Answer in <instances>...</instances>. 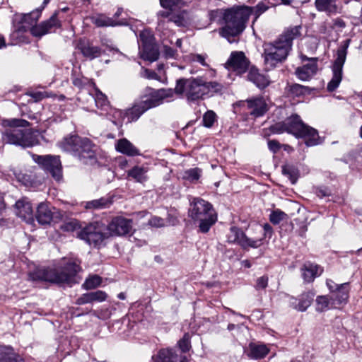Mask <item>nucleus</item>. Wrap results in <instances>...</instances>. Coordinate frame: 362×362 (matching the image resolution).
Returning <instances> with one entry per match:
<instances>
[{"label": "nucleus", "mask_w": 362, "mask_h": 362, "mask_svg": "<svg viewBox=\"0 0 362 362\" xmlns=\"http://www.w3.org/2000/svg\"><path fill=\"white\" fill-rule=\"evenodd\" d=\"M316 193L317 195L320 197H323L329 195V193L327 192L326 189H319L317 190Z\"/></svg>", "instance_id": "62"}, {"label": "nucleus", "mask_w": 362, "mask_h": 362, "mask_svg": "<svg viewBox=\"0 0 362 362\" xmlns=\"http://www.w3.org/2000/svg\"><path fill=\"white\" fill-rule=\"evenodd\" d=\"M252 13V7L247 6H233L225 10L223 15L224 25L219 30V34L230 43L235 42L231 38L238 37L243 32Z\"/></svg>", "instance_id": "3"}, {"label": "nucleus", "mask_w": 362, "mask_h": 362, "mask_svg": "<svg viewBox=\"0 0 362 362\" xmlns=\"http://www.w3.org/2000/svg\"><path fill=\"white\" fill-rule=\"evenodd\" d=\"M163 54L166 58L175 59L177 53V51L167 45L163 46Z\"/></svg>", "instance_id": "53"}, {"label": "nucleus", "mask_w": 362, "mask_h": 362, "mask_svg": "<svg viewBox=\"0 0 362 362\" xmlns=\"http://www.w3.org/2000/svg\"><path fill=\"white\" fill-rule=\"evenodd\" d=\"M322 270L317 264L305 263L301 268L302 276L307 283L312 282L316 276L321 274Z\"/></svg>", "instance_id": "26"}, {"label": "nucleus", "mask_w": 362, "mask_h": 362, "mask_svg": "<svg viewBox=\"0 0 362 362\" xmlns=\"http://www.w3.org/2000/svg\"><path fill=\"white\" fill-rule=\"evenodd\" d=\"M110 111L113 117L112 122L116 125L122 124L127 118L126 111L116 109H110Z\"/></svg>", "instance_id": "45"}, {"label": "nucleus", "mask_w": 362, "mask_h": 362, "mask_svg": "<svg viewBox=\"0 0 362 362\" xmlns=\"http://www.w3.org/2000/svg\"><path fill=\"white\" fill-rule=\"evenodd\" d=\"M53 215L54 213L51 211L47 204L41 203L38 205L36 218L40 224H49L52 220Z\"/></svg>", "instance_id": "28"}, {"label": "nucleus", "mask_w": 362, "mask_h": 362, "mask_svg": "<svg viewBox=\"0 0 362 362\" xmlns=\"http://www.w3.org/2000/svg\"><path fill=\"white\" fill-rule=\"evenodd\" d=\"M329 308V300L326 296H320L316 298V310L323 312Z\"/></svg>", "instance_id": "43"}, {"label": "nucleus", "mask_w": 362, "mask_h": 362, "mask_svg": "<svg viewBox=\"0 0 362 362\" xmlns=\"http://www.w3.org/2000/svg\"><path fill=\"white\" fill-rule=\"evenodd\" d=\"M101 282L102 279L99 276L93 275L86 279L83 284V287L86 290L94 289L100 286Z\"/></svg>", "instance_id": "41"}, {"label": "nucleus", "mask_w": 362, "mask_h": 362, "mask_svg": "<svg viewBox=\"0 0 362 362\" xmlns=\"http://www.w3.org/2000/svg\"><path fill=\"white\" fill-rule=\"evenodd\" d=\"M187 57L190 62H197L204 66H209V64L206 62V59L207 58L206 54H190Z\"/></svg>", "instance_id": "48"}, {"label": "nucleus", "mask_w": 362, "mask_h": 362, "mask_svg": "<svg viewBox=\"0 0 362 362\" xmlns=\"http://www.w3.org/2000/svg\"><path fill=\"white\" fill-rule=\"evenodd\" d=\"M33 98L35 99V101H40L45 98H48L49 95L47 92H36L31 94Z\"/></svg>", "instance_id": "58"}, {"label": "nucleus", "mask_w": 362, "mask_h": 362, "mask_svg": "<svg viewBox=\"0 0 362 362\" xmlns=\"http://www.w3.org/2000/svg\"><path fill=\"white\" fill-rule=\"evenodd\" d=\"M148 169L144 166H134L127 172V175L136 181L143 182L147 180Z\"/></svg>", "instance_id": "37"}, {"label": "nucleus", "mask_w": 362, "mask_h": 362, "mask_svg": "<svg viewBox=\"0 0 362 362\" xmlns=\"http://www.w3.org/2000/svg\"><path fill=\"white\" fill-rule=\"evenodd\" d=\"M216 120V115L213 110H208L203 116V124L204 127H211Z\"/></svg>", "instance_id": "46"}, {"label": "nucleus", "mask_w": 362, "mask_h": 362, "mask_svg": "<svg viewBox=\"0 0 362 362\" xmlns=\"http://www.w3.org/2000/svg\"><path fill=\"white\" fill-rule=\"evenodd\" d=\"M107 294L103 291H96L94 292H90L83 294L79 297L76 303L77 305H83L86 303H92L94 302H103L107 298Z\"/></svg>", "instance_id": "23"}, {"label": "nucleus", "mask_w": 362, "mask_h": 362, "mask_svg": "<svg viewBox=\"0 0 362 362\" xmlns=\"http://www.w3.org/2000/svg\"><path fill=\"white\" fill-rule=\"evenodd\" d=\"M10 128L3 133L2 139L5 143L21 146L22 147H31L38 144L37 136L30 130H23L21 127H27L29 122L25 119H13L8 121Z\"/></svg>", "instance_id": "6"}, {"label": "nucleus", "mask_w": 362, "mask_h": 362, "mask_svg": "<svg viewBox=\"0 0 362 362\" xmlns=\"http://www.w3.org/2000/svg\"><path fill=\"white\" fill-rule=\"evenodd\" d=\"M222 86L216 81H206L203 77L182 78L176 81L173 90L175 93L187 100L188 103H194L204 100L206 96H211L221 92Z\"/></svg>", "instance_id": "2"}, {"label": "nucleus", "mask_w": 362, "mask_h": 362, "mask_svg": "<svg viewBox=\"0 0 362 362\" xmlns=\"http://www.w3.org/2000/svg\"><path fill=\"white\" fill-rule=\"evenodd\" d=\"M268 285V277L263 276L257 279L256 288L264 289Z\"/></svg>", "instance_id": "56"}, {"label": "nucleus", "mask_w": 362, "mask_h": 362, "mask_svg": "<svg viewBox=\"0 0 362 362\" xmlns=\"http://www.w3.org/2000/svg\"><path fill=\"white\" fill-rule=\"evenodd\" d=\"M252 11H254L257 17L260 16L262 13L265 12L269 6L264 2H259L255 8H252Z\"/></svg>", "instance_id": "54"}, {"label": "nucleus", "mask_w": 362, "mask_h": 362, "mask_svg": "<svg viewBox=\"0 0 362 362\" xmlns=\"http://www.w3.org/2000/svg\"><path fill=\"white\" fill-rule=\"evenodd\" d=\"M159 52L158 49L153 47L145 45L141 52V57L150 62H155L158 59Z\"/></svg>", "instance_id": "38"}, {"label": "nucleus", "mask_w": 362, "mask_h": 362, "mask_svg": "<svg viewBox=\"0 0 362 362\" xmlns=\"http://www.w3.org/2000/svg\"><path fill=\"white\" fill-rule=\"evenodd\" d=\"M43 8L44 6L41 8H37L29 13L23 15L20 22L21 25L18 27L16 31L18 33L25 32L28 30L31 31V28L34 27L35 25H33L38 21Z\"/></svg>", "instance_id": "22"}, {"label": "nucleus", "mask_w": 362, "mask_h": 362, "mask_svg": "<svg viewBox=\"0 0 362 362\" xmlns=\"http://www.w3.org/2000/svg\"><path fill=\"white\" fill-rule=\"evenodd\" d=\"M250 61L241 51L232 52L226 63V68L237 74H242L248 69Z\"/></svg>", "instance_id": "14"}, {"label": "nucleus", "mask_w": 362, "mask_h": 362, "mask_svg": "<svg viewBox=\"0 0 362 362\" xmlns=\"http://www.w3.org/2000/svg\"><path fill=\"white\" fill-rule=\"evenodd\" d=\"M169 21L174 22L177 25L180 26L183 23V18L180 16H172L169 18Z\"/></svg>", "instance_id": "59"}, {"label": "nucleus", "mask_w": 362, "mask_h": 362, "mask_svg": "<svg viewBox=\"0 0 362 362\" xmlns=\"http://www.w3.org/2000/svg\"><path fill=\"white\" fill-rule=\"evenodd\" d=\"M249 357L253 359L264 358L269 352V348L263 344L250 343Z\"/></svg>", "instance_id": "31"}, {"label": "nucleus", "mask_w": 362, "mask_h": 362, "mask_svg": "<svg viewBox=\"0 0 362 362\" xmlns=\"http://www.w3.org/2000/svg\"><path fill=\"white\" fill-rule=\"evenodd\" d=\"M92 23L98 27H108L124 25L126 22L123 20L116 21L103 14H98L91 18Z\"/></svg>", "instance_id": "29"}, {"label": "nucleus", "mask_w": 362, "mask_h": 362, "mask_svg": "<svg viewBox=\"0 0 362 362\" xmlns=\"http://www.w3.org/2000/svg\"><path fill=\"white\" fill-rule=\"evenodd\" d=\"M133 228L132 219L122 216H115L105 227L110 237L124 236L129 234Z\"/></svg>", "instance_id": "12"}, {"label": "nucleus", "mask_w": 362, "mask_h": 362, "mask_svg": "<svg viewBox=\"0 0 362 362\" xmlns=\"http://www.w3.org/2000/svg\"><path fill=\"white\" fill-rule=\"evenodd\" d=\"M0 362H21V359L11 346H0Z\"/></svg>", "instance_id": "34"}, {"label": "nucleus", "mask_w": 362, "mask_h": 362, "mask_svg": "<svg viewBox=\"0 0 362 362\" xmlns=\"http://www.w3.org/2000/svg\"><path fill=\"white\" fill-rule=\"evenodd\" d=\"M314 296L315 293L313 291L304 292L298 298L291 297L289 298V303L293 308L298 311L303 312L310 306L313 301Z\"/></svg>", "instance_id": "20"}, {"label": "nucleus", "mask_w": 362, "mask_h": 362, "mask_svg": "<svg viewBox=\"0 0 362 362\" xmlns=\"http://www.w3.org/2000/svg\"><path fill=\"white\" fill-rule=\"evenodd\" d=\"M115 148L118 152L128 156H135L140 154L139 150L127 139H119L115 144Z\"/></svg>", "instance_id": "24"}, {"label": "nucleus", "mask_w": 362, "mask_h": 362, "mask_svg": "<svg viewBox=\"0 0 362 362\" xmlns=\"http://www.w3.org/2000/svg\"><path fill=\"white\" fill-rule=\"evenodd\" d=\"M261 229L262 235L259 238H255V239H260L261 240V245H262V241L267 237L271 238L273 230L272 226L269 223H265L262 228Z\"/></svg>", "instance_id": "51"}, {"label": "nucleus", "mask_w": 362, "mask_h": 362, "mask_svg": "<svg viewBox=\"0 0 362 362\" xmlns=\"http://www.w3.org/2000/svg\"><path fill=\"white\" fill-rule=\"evenodd\" d=\"M78 49L85 57L90 59L97 58L102 54V50L99 47L93 46L88 42L86 43L84 42H80L78 44Z\"/></svg>", "instance_id": "30"}, {"label": "nucleus", "mask_w": 362, "mask_h": 362, "mask_svg": "<svg viewBox=\"0 0 362 362\" xmlns=\"http://www.w3.org/2000/svg\"><path fill=\"white\" fill-rule=\"evenodd\" d=\"M301 59L303 62H306V63L302 66L298 67L295 74L300 80L308 81L317 71V58H308L305 56H302Z\"/></svg>", "instance_id": "16"}, {"label": "nucleus", "mask_w": 362, "mask_h": 362, "mask_svg": "<svg viewBox=\"0 0 362 362\" xmlns=\"http://www.w3.org/2000/svg\"><path fill=\"white\" fill-rule=\"evenodd\" d=\"M247 78L259 88H264L269 84V78L266 76L260 74L258 69L253 67L250 69Z\"/></svg>", "instance_id": "27"}, {"label": "nucleus", "mask_w": 362, "mask_h": 362, "mask_svg": "<svg viewBox=\"0 0 362 362\" xmlns=\"http://www.w3.org/2000/svg\"><path fill=\"white\" fill-rule=\"evenodd\" d=\"M326 284L331 292H335L338 284H336L332 280H327Z\"/></svg>", "instance_id": "60"}, {"label": "nucleus", "mask_w": 362, "mask_h": 362, "mask_svg": "<svg viewBox=\"0 0 362 362\" xmlns=\"http://www.w3.org/2000/svg\"><path fill=\"white\" fill-rule=\"evenodd\" d=\"M350 40H344L337 50V57L332 65L333 76L327 84V90L334 91L340 84L342 79V70L347 54V49L350 44Z\"/></svg>", "instance_id": "9"}, {"label": "nucleus", "mask_w": 362, "mask_h": 362, "mask_svg": "<svg viewBox=\"0 0 362 362\" xmlns=\"http://www.w3.org/2000/svg\"><path fill=\"white\" fill-rule=\"evenodd\" d=\"M16 214L28 223L33 222V209L27 199H21L16 202Z\"/></svg>", "instance_id": "18"}, {"label": "nucleus", "mask_w": 362, "mask_h": 362, "mask_svg": "<svg viewBox=\"0 0 362 362\" xmlns=\"http://www.w3.org/2000/svg\"><path fill=\"white\" fill-rule=\"evenodd\" d=\"M189 214L194 221L199 222V230L203 233L209 232L217 221V214L212 205L200 198L193 199Z\"/></svg>", "instance_id": "7"}, {"label": "nucleus", "mask_w": 362, "mask_h": 362, "mask_svg": "<svg viewBox=\"0 0 362 362\" xmlns=\"http://www.w3.org/2000/svg\"><path fill=\"white\" fill-rule=\"evenodd\" d=\"M250 114L255 117L264 115L268 110L267 104L262 97H256L246 100Z\"/></svg>", "instance_id": "19"}, {"label": "nucleus", "mask_w": 362, "mask_h": 362, "mask_svg": "<svg viewBox=\"0 0 362 362\" xmlns=\"http://www.w3.org/2000/svg\"><path fill=\"white\" fill-rule=\"evenodd\" d=\"M180 3V0H160V4L163 8L171 11L179 6Z\"/></svg>", "instance_id": "50"}, {"label": "nucleus", "mask_w": 362, "mask_h": 362, "mask_svg": "<svg viewBox=\"0 0 362 362\" xmlns=\"http://www.w3.org/2000/svg\"><path fill=\"white\" fill-rule=\"evenodd\" d=\"M148 224L153 227H163L165 226V221L160 217L153 216L148 220Z\"/></svg>", "instance_id": "52"}, {"label": "nucleus", "mask_w": 362, "mask_h": 362, "mask_svg": "<svg viewBox=\"0 0 362 362\" xmlns=\"http://www.w3.org/2000/svg\"><path fill=\"white\" fill-rule=\"evenodd\" d=\"M349 291L348 283L341 284L339 286H337L335 294L332 297L333 304L336 305L346 303L349 298Z\"/></svg>", "instance_id": "32"}, {"label": "nucleus", "mask_w": 362, "mask_h": 362, "mask_svg": "<svg viewBox=\"0 0 362 362\" xmlns=\"http://www.w3.org/2000/svg\"><path fill=\"white\" fill-rule=\"evenodd\" d=\"M334 25L339 28H344L345 23L341 19L337 18L334 21Z\"/></svg>", "instance_id": "64"}, {"label": "nucleus", "mask_w": 362, "mask_h": 362, "mask_svg": "<svg viewBox=\"0 0 362 362\" xmlns=\"http://www.w3.org/2000/svg\"><path fill=\"white\" fill-rule=\"evenodd\" d=\"M227 240L229 243H235L243 248H257L261 246L260 239H253L246 235L238 228L233 226L227 234Z\"/></svg>", "instance_id": "13"}, {"label": "nucleus", "mask_w": 362, "mask_h": 362, "mask_svg": "<svg viewBox=\"0 0 362 362\" xmlns=\"http://www.w3.org/2000/svg\"><path fill=\"white\" fill-rule=\"evenodd\" d=\"M301 26L287 28L275 40L264 43L262 54L264 63L270 69L283 62L292 49L293 40L301 35Z\"/></svg>", "instance_id": "1"}, {"label": "nucleus", "mask_w": 362, "mask_h": 362, "mask_svg": "<svg viewBox=\"0 0 362 362\" xmlns=\"http://www.w3.org/2000/svg\"><path fill=\"white\" fill-rule=\"evenodd\" d=\"M267 144L269 149L274 153L279 151L281 148L279 142L276 140H269Z\"/></svg>", "instance_id": "57"}, {"label": "nucleus", "mask_w": 362, "mask_h": 362, "mask_svg": "<svg viewBox=\"0 0 362 362\" xmlns=\"http://www.w3.org/2000/svg\"><path fill=\"white\" fill-rule=\"evenodd\" d=\"M152 362H188L185 356L178 355L173 349H162L152 356Z\"/></svg>", "instance_id": "17"}, {"label": "nucleus", "mask_w": 362, "mask_h": 362, "mask_svg": "<svg viewBox=\"0 0 362 362\" xmlns=\"http://www.w3.org/2000/svg\"><path fill=\"white\" fill-rule=\"evenodd\" d=\"M315 5L317 11L326 12L329 15L338 12L336 0H315Z\"/></svg>", "instance_id": "33"}, {"label": "nucleus", "mask_w": 362, "mask_h": 362, "mask_svg": "<svg viewBox=\"0 0 362 362\" xmlns=\"http://www.w3.org/2000/svg\"><path fill=\"white\" fill-rule=\"evenodd\" d=\"M83 139L76 135H72L64 138L59 143V146L64 151L76 153L79 151V147Z\"/></svg>", "instance_id": "25"}, {"label": "nucleus", "mask_w": 362, "mask_h": 362, "mask_svg": "<svg viewBox=\"0 0 362 362\" xmlns=\"http://www.w3.org/2000/svg\"><path fill=\"white\" fill-rule=\"evenodd\" d=\"M72 82L75 86L81 88L88 83V79L85 77H74Z\"/></svg>", "instance_id": "55"}, {"label": "nucleus", "mask_w": 362, "mask_h": 362, "mask_svg": "<svg viewBox=\"0 0 362 362\" xmlns=\"http://www.w3.org/2000/svg\"><path fill=\"white\" fill-rule=\"evenodd\" d=\"M282 172L284 175L288 176L290 180L291 181L292 184H295L297 179V171L295 168L291 167V166H284L283 167Z\"/></svg>", "instance_id": "49"}, {"label": "nucleus", "mask_w": 362, "mask_h": 362, "mask_svg": "<svg viewBox=\"0 0 362 362\" xmlns=\"http://www.w3.org/2000/svg\"><path fill=\"white\" fill-rule=\"evenodd\" d=\"M80 228L79 222L76 219L68 220L60 226V229L66 232H73Z\"/></svg>", "instance_id": "42"}, {"label": "nucleus", "mask_w": 362, "mask_h": 362, "mask_svg": "<svg viewBox=\"0 0 362 362\" xmlns=\"http://www.w3.org/2000/svg\"><path fill=\"white\" fill-rule=\"evenodd\" d=\"M33 158L44 170L49 172L54 180L60 181L62 179V164L59 156L33 155Z\"/></svg>", "instance_id": "11"}, {"label": "nucleus", "mask_w": 362, "mask_h": 362, "mask_svg": "<svg viewBox=\"0 0 362 362\" xmlns=\"http://www.w3.org/2000/svg\"><path fill=\"white\" fill-rule=\"evenodd\" d=\"M286 218L287 214L279 209L273 211L269 216V221L275 225Z\"/></svg>", "instance_id": "44"}, {"label": "nucleus", "mask_w": 362, "mask_h": 362, "mask_svg": "<svg viewBox=\"0 0 362 362\" xmlns=\"http://www.w3.org/2000/svg\"><path fill=\"white\" fill-rule=\"evenodd\" d=\"M168 222L169 224L174 226V225L177 224V218L175 216H174V215L169 214Z\"/></svg>", "instance_id": "63"}, {"label": "nucleus", "mask_w": 362, "mask_h": 362, "mask_svg": "<svg viewBox=\"0 0 362 362\" xmlns=\"http://www.w3.org/2000/svg\"><path fill=\"white\" fill-rule=\"evenodd\" d=\"M177 345L183 353L188 351L191 348L189 334L185 333L183 337L178 341Z\"/></svg>", "instance_id": "47"}, {"label": "nucleus", "mask_w": 362, "mask_h": 362, "mask_svg": "<svg viewBox=\"0 0 362 362\" xmlns=\"http://www.w3.org/2000/svg\"><path fill=\"white\" fill-rule=\"evenodd\" d=\"M61 27V23L57 18V12L42 23L31 28V34L33 36L40 37L47 33L55 32Z\"/></svg>", "instance_id": "15"}, {"label": "nucleus", "mask_w": 362, "mask_h": 362, "mask_svg": "<svg viewBox=\"0 0 362 362\" xmlns=\"http://www.w3.org/2000/svg\"><path fill=\"white\" fill-rule=\"evenodd\" d=\"M95 105L98 108L105 109V107H109V102L106 95L98 88L95 89Z\"/></svg>", "instance_id": "40"}, {"label": "nucleus", "mask_w": 362, "mask_h": 362, "mask_svg": "<svg viewBox=\"0 0 362 362\" xmlns=\"http://www.w3.org/2000/svg\"><path fill=\"white\" fill-rule=\"evenodd\" d=\"M173 97V90L171 88H160L158 90L147 87L139 101L144 110L147 111L163 104L165 99Z\"/></svg>", "instance_id": "8"}, {"label": "nucleus", "mask_w": 362, "mask_h": 362, "mask_svg": "<svg viewBox=\"0 0 362 362\" xmlns=\"http://www.w3.org/2000/svg\"><path fill=\"white\" fill-rule=\"evenodd\" d=\"M112 200L108 197H102L98 199H94L85 203L84 207L90 210H100L110 206Z\"/></svg>", "instance_id": "35"}, {"label": "nucleus", "mask_w": 362, "mask_h": 362, "mask_svg": "<svg viewBox=\"0 0 362 362\" xmlns=\"http://www.w3.org/2000/svg\"><path fill=\"white\" fill-rule=\"evenodd\" d=\"M305 87L299 85V84H294L291 86V91L293 93H303V89H304Z\"/></svg>", "instance_id": "61"}, {"label": "nucleus", "mask_w": 362, "mask_h": 362, "mask_svg": "<svg viewBox=\"0 0 362 362\" xmlns=\"http://www.w3.org/2000/svg\"><path fill=\"white\" fill-rule=\"evenodd\" d=\"M272 132L275 134L286 132L297 138H302L305 140V143L308 146H313L320 143L318 132L303 123L300 117L297 115H291L282 123L274 124L272 127Z\"/></svg>", "instance_id": "5"}, {"label": "nucleus", "mask_w": 362, "mask_h": 362, "mask_svg": "<svg viewBox=\"0 0 362 362\" xmlns=\"http://www.w3.org/2000/svg\"><path fill=\"white\" fill-rule=\"evenodd\" d=\"M145 112L140 103L136 102L131 108L126 110L127 122L130 123L136 121Z\"/></svg>", "instance_id": "36"}, {"label": "nucleus", "mask_w": 362, "mask_h": 362, "mask_svg": "<svg viewBox=\"0 0 362 362\" xmlns=\"http://www.w3.org/2000/svg\"><path fill=\"white\" fill-rule=\"evenodd\" d=\"M78 158L85 164H91L95 161V154L92 148L91 142L84 139L82 141L79 151H76Z\"/></svg>", "instance_id": "21"}, {"label": "nucleus", "mask_w": 362, "mask_h": 362, "mask_svg": "<svg viewBox=\"0 0 362 362\" xmlns=\"http://www.w3.org/2000/svg\"><path fill=\"white\" fill-rule=\"evenodd\" d=\"M80 261L68 259L59 269L37 268L29 274L32 281H45L58 284H72L76 274L80 270Z\"/></svg>", "instance_id": "4"}, {"label": "nucleus", "mask_w": 362, "mask_h": 362, "mask_svg": "<svg viewBox=\"0 0 362 362\" xmlns=\"http://www.w3.org/2000/svg\"><path fill=\"white\" fill-rule=\"evenodd\" d=\"M78 237L94 247L100 246L105 239L110 238L105 227L98 222L83 228L78 233Z\"/></svg>", "instance_id": "10"}, {"label": "nucleus", "mask_w": 362, "mask_h": 362, "mask_svg": "<svg viewBox=\"0 0 362 362\" xmlns=\"http://www.w3.org/2000/svg\"><path fill=\"white\" fill-rule=\"evenodd\" d=\"M202 175V170L195 168L187 170L184 172L183 179L188 180L191 182H197Z\"/></svg>", "instance_id": "39"}]
</instances>
